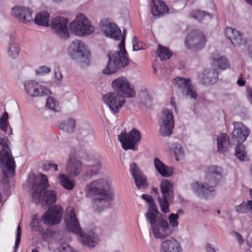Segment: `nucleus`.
<instances>
[{"instance_id":"obj_1","label":"nucleus","mask_w":252,"mask_h":252,"mask_svg":"<svg viewBox=\"0 0 252 252\" xmlns=\"http://www.w3.org/2000/svg\"><path fill=\"white\" fill-rule=\"evenodd\" d=\"M109 181L104 178L95 179L88 184L84 191L86 196L93 198L92 207L96 212H101L110 206L113 199L109 190Z\"/></svg>"},{"instance_id":"obj_2","label":"nucleus","mask_w":252,"mask_h":252,"mask_svg":"<svg viewBox=\"0 0 252 252\" xmlns=\"http://www.w3.org/2000/svg\"><path fill=\"white\" fill-rule=\"evenodd\" d=\"M223 170L221 167L215 165L209 166L207 171L203 183L193 182L191 184L192 191L197 196L209 197L215 192L214 188L222 178Z\"/></svg>"},{"instance_id":"obj_3","label":"nucleus","mask_w":252,"mask_h":252,"mask_svg":"<svg viewBox=\"0 0 252 252\" xmlns=\"http://www.w3.org/2000/svg\"><path fill=\"white\" fill-rule=\"evenodd\" d=\"M64 221L67 229L77 235L79 240L83 245L93 248L98 242V237L94 232L82 233L72 207L66 208Z\"/></svg>"},{"instance_id":"obj_4","label":"nucleus","mask_w":252,"mask_h":252,"mask_svg":"<svg viewBox=\"0 0 252 252\" xmlns=\"http://www.w3.org/2000/svg\"><path fill=\"white\" fill-rule=\"evenodd\" d=\"M126 31L123 30V36L119 44V51H110L108 54L109 59L108 63L102 70L103 73L110 75L116 72L119 69L128 66L129 61L127 58L125 48V36Z\"/></svg>"},{"instance_id":"obj_5","label":"nucleus","mask_w":252,"mask_h":252,"mask_svg":"<svg viewBox=\"0 0 252 252\" xmlns=\"http://www.w3.org/2000/svg\"><path fill=\"white\" fill-rule=\"evenodd\" d=\"M10 141L8 138H0V167L4 168L2 170L3 176L1 182L6 184L9 182V178L15 175L16 164L9 148Z\"/></svg>"},{"instance_id":"obj_6","label":"nucleus","mask_w":252,"mask_h":252,"mask_svg":"<svg viewBox=\"0 0 252 252\" xmlns=\"http://www.w3.org/2000/svg\"><path fill=\"white\" fill-rule=\"evenodd\" d=\"M39 177V182H35L32 189L33 201L36 204L42 203L44 205L55 203L57 200L56 192L53 190L45 191L49 186L47 176L41 173Z\"/></svg>"},{"instance_id":"obj_7","label":"nucleus","mask_w":252,"mask_h":252,"mask_svg":"<svg viewBox=\"0 0 252 252\" xmlns=\"http://www.w3.org/2000/svg\"><path fill=\"white\" fill-rule=\"evenodd\" d=\"M146 220L151 225L155 239L163 240L171 235L172 231L169 223L159 212L149 214Z\"/></svg>"},{"instance_id":"obj_8","label":"nucleus","mask_w":252,"mask_h":252,"mask_svg":"<svg viewBox=\"0 0 252 252\" xmlns=\"http://www.w3.org/2000/svg\"><path fill=\"white\" fill-rule=\"evenodd\" d=\"M70 32L76 36H89L94 32V27L90 19L83 13H79L69 25Z\"/></svg>"},{"instance_id":"obj_9","label":"nucleus","mask_w":252,"mask_h":252,"mask_svg":"<svg viewBox=\"0 0 252 252\" xmlns=\"http://www.w3.org/2000/svg\"><path fill=\"white\" fill-rule=\"evenodd\" d=\"M69 56L74 60L87 65L91 59V52L87 46L82 41L75 39L72 41L67 48Z\"/></svg>"},{"instance_id":"obj_10","label":"nucleus","mask_w":252,"mask_h":252,"mask_svg":"<svg viewBox=\"0 0 252 252\" xmlns=\"http://www.w3.org/2000/svg\"><path fill=\"white\" fill-rule=\"evenodd\" d=\"M161 196L157 200L161 211L164 214L170 212L169 201L173 199V183L167 179H162L159 185Z\"/></svg>"},{"instance_id":"obj_11","label":"nucleus","mask_w":252,"mask_h":252,"mask_svg":"<svg viewBox=\"0 0 252 252\" xmlns=\"http://www.w3.org/2000/svg\"><path fill=\"white\" fill-rule=\"evenodd\" d=\"M111 85L113 93L117 94L119 96L131 98L135 95V91L133 86L125 76H120L114 79Z\"/></svg>"},{"instance_id":"obj_12","label":"nucleus","mask_w":252,"mask_h":252,"mask_svg":"<svg viewBox=\"0 0 252 252\" xmlns=\"http://www.w3.org/2000/svg\"><path fill=\"white\" fill-rule=\"evenodd\" d=\"M140 139V131L135 128H133L129 132L121 133L118 135V140L125 150H136Z\"/></svg>"},{"instance_id":"obj_13","label":"nucleus","mask_w":252,"mask_h":252,"mask_svg":"<svg viewBox=\"0 0 252 252\" xmlns=\"http://www.w3.org/2000/svg\"><path fill=\"white\" fill-rule=\"evenodd\" d=\"M68 20L63 17L54 18L50 23L52 32L61 39H66L70 37L67 27Z\"/></svg>"},{"instance_id":"obj_14","label":"nucleus","mask_w":252,"mask_h":252,"mask_svg":"<svg viewBox=\"0 0 252 252\" xmlns=\"http://www.w3.org/2000/svg\"><path fill=\"white\" fill-rule=\"evenodd\" d=\"M25 92L32 98L47 95L51 94L47 87L34 80H28L24 83Z\"/></svg>"},{"instance_id":"obj_15","label":"nucleus","mask_w":252,"mask_h":252,"mask_svg":"<svg viewBox=\"0 0 252 252\" xmlns=\"http://www.w3.org/2000/svg\"><path fill=\"white\" fill-rule=\"evenodd\" d=\"M206 38L203 32L196 30L191 32L185 40V46L194 51L201 50L206 43Z\"/></svg>"},{"instance_id":"obj_16","label":"nucleus","mask_w":252,"mask_h":252,"mask_svg":"<svg viewBox=\"0 0 252 252\" xmlns=\"http://www.w3.org/2000/svg\"><path fill=\"white\" fill-rule=\"evenodd\" d=\"M175 86L180 88L183 96L190 99H196L197 93L189 78L177 77L173 81Z\"/></svg>"},{"instance_id":"obj_17","label":"nucleus","mask_w":252,"mask_h":252,"mask_svg":"<svg viewBox=\"0 0 252 252\" xmlns=\"http://www.w3.org/2000/svg\"><path fill=\"white\" fill-rule=\"evenodd\" d=\"M11 15L20 22L31 25L33 22V10L28 7L17 5L11 10Z\"/></svg>"},{"instance_id":"obj_18","label":"nucleus","mask_w":252,"mask_h":252,"mask_svg":"<svg viewBox=\"0 0 252 252\" xmlns=\"http://www.w3.org/2000/svg\"><path fill=\"white\" fill-rule=\"evenodd\" d=\"M63 214V210L60 205H54L50 208L42 216V222L48 225L59 223Z\"/></svg>"},{"instance_id":"obj_19","label":"nucleus","mask_w":252,"mask_h":252,"mask_svg":"<svg viewBox=\"0 0 252 252\" xmlns=\"http://www.w3.org/2000/svg\"><path fill=\"white\" fill-rule=\"evenodd\" d=\"M124 96H119L117 94L112 92L108 93L103 96V101L113 113L119 112L125 103Z\"/></svg>"},{"instance_id":"obj_20","label":"nucleus","mask_w":252,"mask_h":252,"mask_svg":"<svg viewBox=\"0 0 252 252\" xmlns=\"http://www.w3.org/2000/svg\"><path fill=\"white\" fill-rule=\"evenodd\" d=\"M100 28L106 36L119 40L121 35L120 29L115 23L108 20H103L100 23Z\"/></svg>"},{"instance_id":"obj_21","label":"nucleus","mask_w":252,"mask_h":252,"mask_svg":"<svg viewBox=\"0 0 252 252\" xmlns=\"http://www.w3.org/2000/svg\"><path fill=\"white\" fill-rule=\"evenodd\" d=\"M66 173L71 177L74 178L80 174L82 171V163L77 159L74 155L70 154L65 165Z\"/></svg>"},{"instance_id":"obj_22","label":"nucleus","mask_w":252,"mask_h":252,"mask_svg":"<svg viewBox=\"0 0 252 252\" xmlns=\"http://www.w3.org/2000/svg\"><path fill=\"white\" fill-rule=\"evenodd\" d=\"M234 130L232 132V138H234L238 144L242 143L248 137L250 130L242 123L233 122Z\"/></svg>"},{"instance_id":"obj_23","label":"nucleus","mask_w":252,"mask_h":252,"mask_svg":"<svg viewBox=\"0 0 252 252\" xmlns=\"http://www.w3.org/2000/svg\"><path fill=\"white\" fill-rule=\"evenodd\" d=\"M130 172L134 179L136 186L137 188L145 189L148 186L146 177L139 169L137 164L133 163L130 166Z\"/></svg>"},{"instance_id":"obj_24","label":"nucleus","mask_w":252,"mask_h":252,"mask_svg":"<svg viewBox=\"0 0 252 252\" xmlns=\"http://www.w3.org/2000/svg\"><path fill=\"white\" fill-rule=\"evenodd\" d=\"M225 35L234 46H239L246 43L243 33L236 29L227 27L225 30Z\"/></svg>"},{"instance_id":"obj_25","label":"nucleus","mask_w":252,"mask_h":252,"mask_svg":"<svg viewBox=\"0 0 252 252\" xmlns=\"http://www.w3.org/2000/svg\"><path fill=\"white\" fill-rule=\"evenodd\" d=\"M160 252H182L180 243L173 237L162 241L160 245Z\"/></svg>"},{"instance_id":"obj_26","label":"nucleus","mask_w":252,"mask_h":252,"mask_svg":"<svg viewBox=\"0 0 252 252\" xmlns=\"http://www.w3.org/2000/svg\"><path fill=\"white\" fill-rule=\"evenodd\" d=\"M6 51L8 57L12 59L17 58L19 55L20 47L15 33H11L9 35Z\"/></svg>"},{"instance_id":"obj_27","label":"nucleus","mask_w":252,"mask_h":252,"mask_svg":"<svg viewBox=\"0 0 252 252\" xmlns=\"http://www.w3.org/2000/svg\"><path fill=\"white\" fill-rule=\"evenodd\" d=\"M199 78L204 85L214 84L218 80V72L214 69L206 68L199 75Z\"/></svg>"},{"instance_id":"obj_28","label":"nucleus","mask_w":252,"mask_h":252,"mask_svg":"<svg viewBox=\"0 0 252 252\" xmlns=\"http://www.w3.org/2000/svg\"><path fill=\"white\" fill-rule=\"evenodd\" d=\"M211 59L213 66L217 67L218 69L224 70L230 67L229 63L225 57L220 55L217 52L212 53Z\"/></svg>"},{"instance_id":"obj_29","label":"nucleus","mask_w":252,"mask_h":252,"mask_svg":"<svg viewBox=\"0 0 252 252\" xmlns=\"http://www.w3.org/2000/svg\"><path fill=\"white\" fill-rule=\"evenodd\" d=\"M154 166L158 173L162 177H170L173 174V168L166 165L158 158L154 159Z\"/></svg>"},{"instance_id":"obj_30","label":"nucleus","mask_w":252,"mask_h":252,"mask_svg":"<svg viewBox=\"0 0 252 252\" xmlns=\"http://www.w3.org/2000/svg\"><path fill=\"white\" fill-rule=\"evenodd\" d=\"M151 12L154 16L159 17L168 12V8L163 1L161 0H152Z\"/></svg>"},{"instance_id":"obj_31","label":"nucleus","mask_w":252,"mask_h":252,"mask_svg":"<svg viewBox=\"0 0 252 252\" xmlns=\"http://www.w3.org/2000/svg\"><path fill=\"white\" fill-rule=\"evenodd\" d=\"M76 126V121L72 118H68L62 122L59 125L60 129L69 134L74 132Z\"/></svg>"},{"instance_id":"obj_32","label":"nucleus","mask_w":252,"mask_h":252,"mask_svg":"<svg viewBox=\"0 0 252 252\" xmlns=\"http://www.w3.org/2000/svg\"><path fill=\"white\" fill-rule=\"evenodd\" d=\"M50 13L46 11H42L36 14L33 18V22L37 25L48 27L49 24Z\"/></svg>"},{"instance_id":"obj_33","label":"nucleus","mask_w":252,"mask_h":252,"mask_svg":"<svg viewBox=\"0 0 252 252\" xmlns=\"http://www.w3.org/2000/svg\"><path fill=\"white\" fill-rule=\"evenodd\" d=\"M217 150L220 153L225 152L230 145L229 137L226 134L220 133L217 138Z\"/></svg>"},{"instance_id":"obj_34","label":"nucleus","mask_w":252,"mask_h":252,"mask_svg":"<svg viewBox=\"0 0 252 252\" xmlns=\"http://www.w3.org/2000/svg\"><path fill=\"white\" fill-rule=\"evenodd\" d=\"M158 123L174 125V116L168 109H163L160 113Z\"/></svg>"},{"instance_id":"obj_35","label":"nucleus","mask_w":252,"mask_h":252,"mask_svg":"<svg viewBox=\"0 0 252 252\" xmlns=\"http://www.w3.org/2000/svg\"><path fill=\"white\" fill-rule=\"evenodd\" d=\"M58 178L59 182L66 189L72 190L74 188V180L69 179L66 175L60 173Z\"/></svg>"},{"instance_id":"obj_36","label":"nucleus","mask_w":252,"mask_h":252,"mask_svg":"<svg viewBox=\"0 0 252 252\" xmlns=\"http://www.w3.org/2000/svg\"><path fill=\"white\" fill-rule=\"evenodd\" d=\"M235 210L239 214H246L249 212L252 214V200L242 202L241 204L235 206Z\"/></svg>"},{"instance_id":"obj_37","label":"nucleus","mask_w":252,"mask_h":252,"mask_svg":"<svg viewBox=\"0 0 252 252\" xmlns=\"http://www.w3.org/2000/svg\"><path fill=\"white\" fill-rule=\"evenodd\" d=\"M190 16L198 21H201L207 19H211L213 17L212 14L207 13L204 11L199 9L193 10L190 14Z\"/></svg>"},{"instance_id":"obj_38","label":"nucleus","mask_w":252,"mask_h":252,"mask_svg":"<svg viewBox=\"0 0 252 252\" xmlns=\"http://www.w3.org/2000/svg\"><path fill=\"white\" fill-rule=\"evenodd\" d=\"M157 56L158 57L161 61L168 60L172 55V53L168 48L158 45L156 52Z\"/></svg>"},{"instance_id":"obj_39","label":"nucleus","mask_w":252,"mask_h":252,"mask_svg":"<svg viewBox=\"0 0 252 252\" xmlns=\"http://www.w3.org/2000/svg\"><path fill=\"white\" fill-rule=\"evenodd\" d=\"M158 125L159 127V132L161 136L167 137L171 135L174 128V125L159 123H158Z\"/></svg>"},{"instance_id":"obj_40","label":"nucleus","mask_w":252,"mask_h":252,"mask_svg":"<svg viewBox=\"0 0 252 252\" xmlns=\"http://www.w3.org/2000/svg\"><path fill=\"white\" fill-rule=\"evenodd\" d=\"M142 198L149 203V210L145 214L146 218H147L148 214L151 213L158 212L157 209L156 205L154 203L153 197L148 194H143Z\"/></svg>"},{"instance_id":"obj_41","label":"nucleus","mask_w":252,"mask_h":252,"mask_svg":"<svg viewBox=\"0 0 252 252\" xmlns=\"http://www.w3.org/2000/svg\"><path fill=\"white\" fill-rule=\"evenodd\" d=\"M46 107L54 111H60V102L54 97L49 96L47 98Z\"/></svg>"},{"instance_id":"obj_42","label":"nucleus","mask_w":252,"mask_h":252,"mask_svg":"<svg viewBox=\"0 0 252 252\" xmlns=\"http://www.w3.org/2000/svg\"><path fill=\"white\" fill-rule=\"evenodd\" d=\"M235 156L241 161H245L248 159L247 152L245 151V147L242 143H239L235 148Z\"/></svg>"},{"instance_id":"obj_43","label":"nucleus","mask_w":252,"mask_h":252,"mask_svg":"<svg viewBox=\"0 0 252 252\" xmlns=\"http://www.w3.org/2000/svg\"><path fill=\"white\" fill-rule=\"evenodd\" d=\"M41 218L39 219V217L37 214H35L32 218V222L30 223V227L33 231L41 232L42 231Z\"/></svg>"},{"instance_id":"obj_44","label":"nucleus","mask_w":252,"mask_h":252,"mask_svg":"<svg viewBox=\"0 0 252 252\" xmlns=\"http://www.w3.org/2000/svg\"><path fill=\"white\" fill-rule=\"evenodd\" d=\"M101 169V165L99 162H96L95 163L91 165L86 173V176L92 177L95 175Z\"/></svg>"},{"instance_id":"obj_45","label":"nucleus","mask_w":252,"mask_h":252,"mask_svg":"<svg viewBox=\"0 0 252 252\" xmlns=\"http://www.w3.org/2000/svg\"><path fill=\"white\" fill-rule=\"evenodd\" d=\"M172 148L177 159L179 160L184 157V151L180 144H174Z\"/></svg>"},{"instance_id":"obj_46","label":"nucleus","mask_w":252,"mask_h":252,"mask_svg":"<svg viewBox=\"0 0 252 252\" xmlns=\"http://www.w3.org/2000/svg\"><path fill=\"white\" fill-rule=\"evenodd\" d=\"M8 114L5 112L0 117V129L6 132L7 129L8 123Z\"/></svg>"},{"instance_id":"obj_47","label":"nucleus","mask_w":252,"mask_h":252,"mask_svg":"<svg viewBox=\"0 0 252 252\" xmlns=\"http://www.w3.org/2000/svg\"><path fill=\"white\" fill-rule=\"evenodd\" d=\"M79 132L83 136H86L89 134H91L92 131L90 126L87 124H85L82 126H79Z\"/></svg>"},{"instance_id":"obj_48","label":"nucleus","mask_w":252,"mask_h":252,"mask_svg":"<svg viewBox=\"0 0 252 252\" xmlns=\"http://www.w3.org/2000/svg\"><path fill=\"white\" fill-rule=\"evenodd\" d=\"M179 215L177 214L172 213L168 216V220L169 225L173 228L177 227L179 224L178 219Z\"/></svg>"},{"instance_id":"obj_49","label":"nucleus","mask_w":252,"mask_h":252,"mask_svg":"<svg viewBox=\"0 0 252 252\" xmlns=\"http://www.w3.org/2000/svg\"><path fill=\"white\" fill-rule=\"evenodd\" d=\"M22 230L21 228L19 225L17 229L16 238L15 243V252L17 251L20 245L21 237Z\"/></svg>"},{"instance_id":"obj_50","label":"nucleus","mask_w":252,"mask_h":252,"mask_svg":"<svg viewBox=\"0 0 252 252\" xmlns=\"http://www.w3.org/2000/svg\"><path fill=\"white\" fill-rule=\"evenodd\" d=\"M51 71V69L45 65L39 66L36 70V73L37 74H49Z\"/></svg>"},{"instance_id":"obj_51","label":"nucleus","mask_w":252,"mask_h":252,"mask_svg":"<svg viewBox=\"0 0 252 252\" xmlns=\"http://www.w3.org/2000/svg\"><path fill=\"white\" fill-rule=\"evenodd\" d=\"M63 79V76L60 71L59 70H54V81L57 84H60Z\"/></svg>"},{"instance_id":"obj_52","label":"nucleus","mask_w":252,"mask_h":252,"mask_svg":"<svg viewBox=\"0 0 252 252\" xmlns=\"http://www.w3.org/2000/svg\"><path fill=\"white\" fill-rule=\"evenodd\" d=\"M205 252H217V250L214 245L210 242H207L205 246Z\"/></svg>"},{"instance_id":"obj_53","label":"nucleus","mask_w":252,"mask_h":252,"mask_svg":"<svg viewBox=\"0 0 252 252\" xmlns=\"http://www.w3.org/2000/svg\"><path fill=\"white\" fill-rule=\"evenodd\" d=\"M138 43V40L137 37L136 36H134L132 38L133 51H136L142 49L141 48L139 47Z\"/></svg>"},{"instance_id":"obj_54","label":"nucleus","mask_w":252,"mask_h":252,"mask_svg":"<svg viewBox=\"0 0 252 252\" xmlns=\"http://www.w3.org/2000/svg\"><path fill=\"white\" fill-rule=\"evenodd\" d=\"M60 252H75V251L70 246L65 245L61 247Z\"/></svg>"},{"instance_id":"obj_55","label":"nucleus","mask_w":252,"mask_h":252,"mask_svg":"<svg viewBox=\"0 0 252 252\" xmlns=\"http://www.w3.org/2000/svg\"><path fill=\"white\" fill-rule=\"evenodd\" d=\"M235 239L237 240V242L240 244H242L243 243V240L241 236V235L237 232H234L233 233Z\"/></svg>"},{"instance_id":"obj_56","label":"nucleus","mask_w":252,"mask_h":252,"mask_svg":"<svg viewBox=\"0 0 252 252\" xmlns=\"http://www.w3.org/2000/svg\"><path fill=\"white\" fill-rule=\"evenodd\" d=\"M237 85L240 87H242L245 86L246 84V80L243 77L242 75H241L240 77L239 78L237 81Z\"/></svg>"},{"instance_id":"obj_57","label":"nucleus","mask_w":252,"mask_h":252,"mask_svg":"<svg viewBox=\"0 0 252 252\" xmlns=\"http://www.w3.org/2000/svg\"><path fill=\"white\" fill-rule=\"evenodd\" d=\"M140 96L142 98H145V99H150V97L149 96V93L147 90L143 91L140 93Z\"/></svg>"},{"instance_id":"obj_58","label":"nucleus","mask_w":252,"mask_h":252,"mask_svg":"<svg viewBox=\"0 0 252 252\" xmlns=\"http://www.w3.org/2000/svg\"><path fill=\"white\" fill-rule=\"evenodd\" d=\"M247 97L252 105V91L251 90H248L247 91Z\"/></svg>"},{"instance_id":"obj_59","label":"nucleus","mask_w":252,"mask_h":252,"mask_svg":"<svg viewBox=\"0 0 252 252\" xmlns=\"http://www.w3.org/2000/svg\"><path fill=\"white\" fill-rule=\"evenodd\" d=\"M48 166L50 168H53L55 171H57L58 170V165L56 164L49 163Z\"/></svg>"},{"instance_id":"obj_60","label":"nucleus","mask_w":252,"mask_h":252,"mask_svg":"<svg viewBox=\"0 0 252 252\" xmlns=\"http://www.w3.org/2000/svg\"><path fill=\"white\" fill-rule=\"evenodd\" d=\"M153 191L156 194H158V188H156V187L153 188Z\"/></svg>"},{"instance_id":"obj_61","label":"nucleus","mask_w":252,"mask_h":252,"mask_svg":"<svg viewBox=\"0 0 252 252\" xmlns=\"http://www.w3.org/2000/svg\"><path fill=\"white\" fill-rule=\"evenodd\" d=\"M171 103L172 105H173L175 107V108H176V106H175V102H174L173 101V99L172 98L171 99Z\"/></svg>"},{"instance_id":"obj_62","label":"nucleus","mask_w":252,"mask_h":252,"mask_svg":"<svg viewBox=\"0 0 252 252\" xmlns=\"http://www.w3.org/2000/svg\"><path fill=\"white\" fill-rule=\"evenodd\" d=\"M249 4L252 5V0H245Z\"/></svg>"},{"instance_id":"obj_63","label":"nucleus","mask_w":252,"mask_h":252,"mask_svg":"<svg viewBox=\"0 0 252 252\" xmlns=\"http://www.w3.org/2000/svg\"><path fill=\"white\" fill-rule=\"evenodd\" d=\"M2 201V195L0 193V203Z\"/></svg>"},{"instance_id":"obj_64","label":"nucleus","mask_w":252,"mask_h":252,"mask_svg":"<svg viewBox=\"0 0 252 252\" xmlns=\"http://www.w3.org/2000/svg\"><path fill=\"white\" fill-rule=\"evenodd\" d=\"M32 252H39L37 250L34 249V250H32Z\"/></svg>"}]
</instances>
